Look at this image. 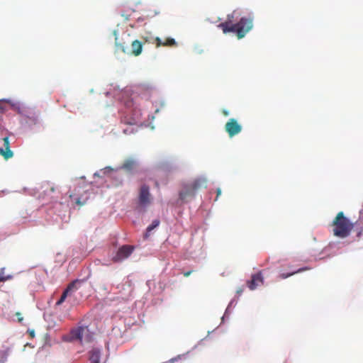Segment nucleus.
<instances>
[{
	"mask_svg": "<svg viewBox=\"0 0 363 363\" xmlns=\"http://www.w3.org/2000/svg\"><path fill=\"white\" fill-rule=\"evenodd\" d=\"M71 336L72 340H78L83 344L91 342L94 333L87 326H79L71 330Z\"/></svg>",
	"mask_w": 363,
	"mask_h": 363,
	"instance_id": "3",
	"label": "nucleus"
},
{
	"mask_svg": "<svg viewBox=\"0 0 363 363\" xmlns=\"http://www.w3.org/2000/svg\"><path fill=\"white\" fill-rule=\"evenodd\" d=\"M74 287L75 283H70L63 291L60 298L56 302V306L61 305L66 300L67 298H70L72 295V291Z\"/></svg>",
	"mask_w": 363,
	"mask_h": 363,
	"instance_id": "9",
	"label": "nucleus"
},
{
	"mask_svg": "<svg viewBox=\"0 0 363 363\" xmlns=\"http://www.w3.org/2000/svg\"><path fill=\"white\" fill-rule=\"evenodd\" d=\"M307 269H308V268L306 267V268L298 269L297 271L293 272L291 273H288V274L282 273V274H281L279 275V278L282 279H286V278H288V277H291V276H292V275H294V274H295L296 273H299V272H301L307 270Z\"/></svg>",
	"mask_w": 363,
	"mask_h": 363,
	"instance_id": "16",
	"label": "nucleus"
},
{
	"mask_svg": "<svg viewBox=\"0 0 363 363\" xmlns=\"http://www.w3.org/2000/svg\"><path fill=\"white\" fill-rule=\"evenodd\" d=\"M124 104L127 107H130L133 105V99H128Z\"/></svg>",
	"mask_w": 363,
	"mask_h": 363,
	"instance_id": "18",
	"label": "nucleus"
},
{
	"mask_svg": "<svg viewBox=\"0 0 363 363\" xmlns=\"http://www.w3.org/2000/svg\"><path fill=\"white\" fill-rule=\"evenodd\" d=\"M44 187H45V192L47 194H50L52 193H54L56 191V187L53 184H51L50 183L46 184V185H45Z\"/></svg>",
	"mask_w": 363,
	"mask_h": 363,
	"instance_id": "17",
	"label": "nucleus"
},
{
	"mask_svg": "<svg viewBox=\"0 0 363 363\" xmlns=\"http://www.w3.org/2000/svg\"><path fill=\"white\" fill-rule=\"evenodd\" d=\"M223 113L225 115V116H228V111H225V110H223Z\"/></svg>",
	"mask_w": 363,
	"mask_h": 363,
	"instance_id": "23",
	"label": "nucleus"
},
{
	"mask_svg": "<svg viewBox=\"0 0 363 363\" xmlns=\"http://www.w3.org/2000/svg\"><path fill=\"white\" fill-rule=\"evenodd\" d=\"M0 101L9 104L13 109L17 111L18 113H21V110L23 108V104H21L20 102L13 101L11 99H1Z\"/></svg>",
	"mask_w": 363,
	"mask_h": 363,
	"instance_id": "12",
	"label": "nucleus"
},
{
	"mask_svg": "<svg viewBox=\"0 0 363 363\" xmlns=\"http://www.w3.org/2000/svg\"><path fill=\"white\" fill-rule=\"evenodd\" d=\"M16 315H17L18 318H21V313H18H18H16Z\"/></svg>",
	"mask_w": 363,
	"mask_h": 363,
	"instance_id": "26",
	"label": "nucleus"
},
{
	"mask_svg": "<svg viewBox=\"0 0 363 363\" xmlns=\"http://www.w3.org/2000/svg\"><path fill=\"white\" fill-rule=\"evenodd\" d=\"M111 179L113 180L112 186H119L123 184V177L122 175H116L113 176Z\"/></svg>",
	"mask_w": 363,
	"mask_h": 363,
	"instance_id": "15",
	"label": "nucleus"
},
{
	"mask_svg": "<svg viewBox=\"0 0 363 363\" xmlns=\"http://www.w3.org/2000/svg\"><path fill=\"white\" fill-rule=\"evenodd\" d=\"M4 147L0 148V155L4 157L5 160L11 158L13 155V152L10 149V143L9 137L3 138Z\"/></svg>",
	"mask_w": 363,
	"mask_h": 363,
	"instance_id": "8",
	"label": "nucleus"
},
{
	"mask_svg": "<svg viewBox=\"0 0 363 363\" xmlns=\"http://www.w3.org/2000/svg\"><path fill=\"white\" fill-rule=\"evenodd\" d=\"M264 277L262 272L254 274L251 277V279L247 281V286L250 290H255L257 286L263 284Z\"/></svg>",
	"mask_w": 363,
	"mask_h": 363,
	"instance_id": "6",
	"label": "nucleus"
},
{
	"mask_svg": "<svg viewBox=\"0 0 363 363\" xmlns=\"http://www.w3.org/2000/svg\"><path fill=\"white\" fill-rule=\"evenodd\" d=\"M362 232H363V228L358 232L357 236L359 237Z\"/></svg>",
	"mask_w": 363,
	"mask_h": 363,
	"instance_id": "24",
	"label": "nucleus"
},
{
	"mask_svg": "<svg viewBox=\"0 0 363 363\" xmlns=\"http://www.w3.org/2000/svg\"><path fill=\"white\" fill-rule=\"evenodd\" d=\"M192 273V271H188L184 273V276L187 277Z\"/></svg>",
	"mask_w": 363,
	"mask_h": 363,
	"instance_id": "22",
	"label": "nucleus"
},
{
	"mask_svg": "<svg viewBox=\"0 0 363 363\" xmlns=\"http://www.w3.org/2000/svg\"><path fill=\"white\" fill-rule=\"evenodd\" d=\"M139 202L143 206L150 203L151 199L148 186L143 185L141 186L139 194Z\"/></svg>",
	"mask_w": 363,
	"mask_h": 363,
	"instance_id": "7",
	"label": "nucleus"
},
{
	"mask_svg": "<svg viewBox=\"0 0 363 363\" xmlns=\"http://www.w3.org/2000/svg\"><path fill=\"white\" fill-rule=\"evenodd\" d=\"M160 223V220H158V219L154 220L152 222V223L149 226H147V228L146 229V233L145 234V237L147 238L150 235V233H151V231L152 230H154L155 228L158 227Z\"/></svg>",
	"mask_w": 363,
	"mask_h": 363,
	"instance_id": "13",
	"label": "nucleus"
},
{
	"mask_svg": "<svg viewBox=\"0 0 363 363\" xmlns=\"http://www.w3.org/2000/svg\"><path fill=\"white\" fill-rule=\"evenodd\" d=\"M111 171H113V169L110 167H107L104 169V173L110 172Z\"/></svg>",
	"mask_w": 363,
	"mask_h": 363,
	"instance_id": "21",
	"label": "nucleus"
},
{
	"mask_svg": "<svg viewBox=\"0 0 363 363\" xmlns=\"http://www.w3.org/2000/svg\"><path fill=\"white\" fill-rule=\"evenodd\" d=\"M0 108H1V109H2V108H2V106H0Z\"/></svg>",
	"mask_w": 363,
	"mask_h": 363,
	"instance_id": "31",
	"label": "nucleus"
},
{
	"mask_svg": "<svg viewBox=\"0 0 363 363\" xmlns=\"http://www.w3.org/2000/svg\"><path fill=\"white\" fill-rule=\"evenodd\" d=\"M225 129L230 137H233L241 132L242 126L235 118H230L226 123Z\"/></svg>",
	"mask_w": 363,
	"mask_h": 363,
	"instance_id": "5",
	"label": "nucleus"
},
{
	"mask_svg": "<svg viewBox=\"0 0 363 363\" xmlns=\"http://www.w3.org/2000/svg\"><path fill=\"white\" fill-rule=\"evenodd\" d=\"M134 248L131 245H123L120 247L116 255L113 257V262H119L128 258L133 252Z\"/></svg>",
	"mask_w": 363,
	"mask_h": 363,
	"instance_id": "4",
	"label": "nucleus"
},
{
	"mask_svg": "<svg viewBox=\"0 0 363 363\" xmlns=\"http://www.w3.org/2000/svg\"><path fill=\"white\" fill-rule=\"evenodd\" d=\"M101 352L99 349L94 348L89 352V360L91 363L100 362Z\"/></svg>",
	"mask_w": 363,
	"mask_h": 363,
	"instance_id": "11",
	"label": "nucleus"
},
{
	"mask_svg": "<svg viewBox=\"0 0 363 363\" xmlns=\"http://www.w3.org/2000/svg\"><path fill=\"white\" fill-rule=\"evenodd\" d=\"M76 203H77L78 206H83V205L84 204V202H82V201H81V200H80V199H79V198H78V199H76Z\"/></svg>",
	"mask_w": 363,
	"mask_h": 363,
	"instance_id": "19",
	"label": "nucleus"
},
{
	"mask_svg": "<svg viewBox=\"0 0 363 363\" xmlns=\"http://www.w3.org/2000/svg\"><path fill=\"white\" fill-rule=\"evenodd\" d=\"M206 186V179H196L191 183L186 184L183 186L182 190L179 192V199L182 201H186L187 199L192 198L198 189Z\"/></svg>",
	"mask_w": 363,
	"mask_h": 363,
	"instance_id": "2",
	"label": "nucleus"
},
{
	"mask_svg": "<svg viewBox=\"0 0 363 363\" xmlns=\"http://www.w3.org/2000/svg\"><path fill=\"white\" fill-rule=\"evenodd\" d=\"M137 166V162L133 159H128L126 160L122 166L121 167V169H125L128 172L133 171Z\"/></svg>",
	"mask_w": 363,
	"mask_h": 363,
	"instance_id": "10",
	"label": "nucleus"
},
{
	"mask_svg": "<svg viewBox=\"0 0 363 363\" xmlns=\"http://www.w3.org/2000/svg\"><path fill=\"white\" fill-rule=\"evenodd\" d=\"M23 320V318H18V321L21 322Z\"/></svg>",
	"mask_w": 363,
	"mask_h": 363,
	"instance_id": "28",
	"label": "nucleus"
},
{
	"mask_svg": "<svg viewBox=\"0 0 363 363\" xmlns=\"http://www.w3.org/2000/svg\"><path fill=\"white\" fill-rule=\"evenodd\" d=\"M5 267L0 269V282H5L8 280H11L13 278L12 275L5 274Z\"/></svg>",
	"mask_w": 363,
	"mask_h": 363,
	"instance_id": "14",
	"label": "nucleus"
},
{
	"mask_svg": "<svg viewBox=\"0 0 363 363\" xmlns=\"http://www.w3.org/2000/svg\"><path fill=\"white\" fill-rule=\"evenodd\" d=\"M0 363H4L3 360H1Z\"/></svg>",
	"mask_w": 363,
	"mask_h": 363,
	"instance_id": "30",
	"label": "nucleus"
},
{
	"mask_svg": "<svg viewBox=\"0 0 363 363\" xmlns=\"http://www.w3.org/2000/svg\"><path fill=\"white\" fill-rule=\"evenodd\" d=\"M94 176H97V177H99V174H98L97 173H95V174H94Z\"/></svg>",
	"mask_w": 363,
	"mask_h": 363,
	"instance_id": "29",
	"label": "nucleus"
},
{
	"mask_svg": "<svg viewBox=\"0 0 363 363\" xmlns=\"http://www.w3.org/2000/svg\"><path fill=\"white\" fill-rule=\"evenodd\" d=\"M123 93H124V94H125L127 95V97H129V95H128L129 92L125 91V92H123Z\"/></svg>",
	"mask_w": 363,
	"mask_h": 363,
	"instance_id": "27",
	"label": "nucleus"
},
{
	"mask_svg": "<svg viewBox=\"0 0 363 363\" xmlns=\"http://www.w3.org/2000/svg\"><path fill=\"white\" fill-rule=\"evenodd\" d=\"M242 291L243 290L242 289H240L238 290L237 293L240 294H242Z\"/></svg>",
	"mask_w": 363,
	"mask_h": 363,
	"instance_id": "25",
	"label": "nucleus"
},
{
	"mask_svg": "<svg viewBox=\"0 0 363 363\" xmlns=\"http://www.w3.org/2000/svg\"><path fill=\"white\" fill-rule=\"evenodd\" d=\"M216 194H217V195H216V200H217L218 197L221 194V190H220V188H218V189H216Z\"/></svg>",
	"mask_w": 363,
	"mask_h": 363,
	"instance_id": "20",
	"label": "nucleus"
},
{
	"mask_svg": "<svg viewBox=\"0 0 363 363\" xmlns=\"http://www.w3.org/2000/svg\"><path fill=\"white\" fill-rule=\"evenodd\" d=\"M333 235L337 238H345L350 235L354 223L346 218L342 211L339 212L333 221Z\"/></svg>",
	"mask_w": 363,
	"mask_h": 363,
	"instance_id": "1",
	"label": "nucleus"
}]
</instances>
